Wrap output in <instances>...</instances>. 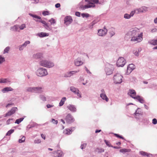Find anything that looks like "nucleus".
Listing matches in <instances>:
<instances>
[{"mask_svg":"<svg viewBox=\"0 0 157 157\" xmlns=\"http://www.w3.org/2000/svg\"><path fill=\"white\" fill-rule=\"evenodd\" d=\"M139 29L135 28L131 29L126 35L130 36L132 37L131 41L140 42L143 40V33H141L139 34Z\"/></svg>","mask_w":157,"mask_h":157,"instance_id":"f257e3e1","label":"nucleus"},{"mask_svg":"<svg viewBox=\"0 0 157 157\" xmlns=\"http://www.w3.org/2000/svg\"><path fill=\"white\" fill-rule=\"evenodd\" d=\"M85 1L86 2H87L88 4L84 6L82 5H79V8L82 10H84L89 8L94 7L95 5L94 3L91 2L96 4L98 3L99 2L98 0H85Z\"/></svg>","mask_w":157,"mask_h":157,"instance_id":"f03ea898","label":"nucleus"},{"mask_svg":"<svg viewBox=\"0 0 157 157\" xmlns=\"http://www.w3.org/2000/svg\"><path fill=\"white\" fill-rule=\"evenodd\" d=\"M39 64L42 66L48 68L52 67L54 66L53 62L45 59L41 60L39 62Z\"/></svg>","mask_w":157,"mask_h":157,"instance_id":"7ed1b4c3","label":"nucleus"},{"mask_svg":"<svg viewBox=\"0 0 157 157\" xmlns=\"http://www.w3.org/2000/svg\"><path fill=\"white\" fill-rule=\"evenodd\" d=\"M114 68L113 65L109 63H106L105 64V71L107 75L112 74L113 73Z\"/></svg>","mask_w":157,"mask_h":157,"instance_id":"20e7f679","label":"nucleus"},{"mask_svg":"<svg viewBox=\"0 0 157 157\" xmlns=\"http://www.w3.org/2000/svg\"><path fill=\"white\" fill-rule=\"evenodd\" d=\"M36 74L38 76L43 77L47 75L48 72L46 69L43 67H40L36 71Z\"/></svg>","mask_w":157,"mask_h":157,"instance_id":"39448f33","label":"nucleus"},{"mask_svg":"<svg viewBox=\"0 0 157 157\" xmlns=\"http://www.w3.org/2000/svg\"><path fill=\"white\" fill-rule=\"evenodd\" d=\"M123 76L120 74L117 73L113 76L114 82L115 84H120L122 82Z\"/></svg>","mask_w":157,"mask_h":157,"instance_id":"423d86ee","label":"nucleus"},{"mask_svg":"<svg viewBox=\"0 0 157 157\" xmlns=\"http://www.w3.org/2000/svg\"><path fill=\"white\" fill-rule=\"evenodd\" d=\"M126 61L124 58L122 57H120L117 62V65L118 67H123L125 64Z\"/></svg>","mask_w":157,"mask_h":157,"instance_id":"0eeeda50","label":"nucleus"},{"mask_svg":"<svg viewBox=\"0 0 157 157\" xmlns=\"http://www.w3.org/2000/svg\"><path fill=\"white\" fill-rule=\"evenodd\" d=\"M65 120H66V122L68 124H71L73 123L75 121V119L73 117L70 113H68L66 116Z\"/></svg>","mask_w":157,"mask_h":157,"instance_id":"6e6552de","label":"nucleus"},{"mask_svg":"<svg viewBox=\"0 0 157 157\" xmlns=\"http://www.w3.org/2000/svg\"><path fill=\"white\" fill-rule=\"evenodd\" d=\"M70 90L75 94L77 95L78 98L82 97L81 95L79 93V90L78 89L75 88L74 86H71L70 87Z\"/></svg>","mask_w":157,"mask_h":157,"instance_id":"1a4fd4ad","label":"nucleus"},{"mask_svg":"<svg viewBox=\"0 0 157 157\" xmlns=\"http://www.w3.org/2000/svg\"><path fill=\"white\" fill-rule=\"evenodd\" d=\"M147 7L146 6H142L139 8L135 9L136 10V14H138L141 13H144L147 10Z\"/></svg>","mask_w":157,"mask_h":157,"instance_id":"9d476101","label":"nucleus"},{"mask_svg":"<svg viewBox=\"0 0 157 157\" xmlns=\"http://www.w3.org/2000/svg\"><path fill=\"white\" fill-rule=\"evenodd\" d=\"M53 154V156L55 157H61L63 155V151L60 150H58L54 151Z\"/></svg>","mask_w":157,"mask_h":157,"instance_id":"9b49d317","label":"nucleus"},{"mask_svg":"<svg viewBox=\"0 0 157 157\" xmlns=\"http://www.w3.org/2000/svg\"><path fill=\"white\" fill-rule=\"evenodd\" d=\"M72 21V19L71 16H66L65 17L64 19V24L66 25H68L71 23Z\"/></svg>","mask_w":157,"mask_h":157,"instance_id":"f8f14e48","label":"nucleus"},{"mask_svg":"<svg viewBox=\"0 0 157 157\" xmlns=\"http://www.w3.org/2000/svg\"><path fill=\"white\" fill-rule=\"evenodd\" d=\"M107 30L106 28L104 27V29H100L98 30V36H103L105 35L107 33Z\"/></svg>","mask_w":157,"mask_h":157,"instance_id":"ddd939ff","label":"nucleus"},{"mask_svg":"<svg viewBox=\"0 0 157 157\" xmlns=\"http://www.w3.org/2000/svg\"><path fill=\"white\" fill-rule=\"evenodd\" d=\"M133 98L135 100H137L141 103L143 104L145 103L144 98L139 95H137L136 97H133Z\"/></svg>","mask_w":157,"mask_h":157,"instance_id":"4468645a","label":"nucleus"},{"mask_svg":"<svg viewBox=\"0 0 157 157\" xmlns=\"http://www.w3.org/2000/svg\"><path fill=\"white\" fill-rule=\"evenodd\" d=\"M79 71H70L67 72L65 74L64 77H68L72 76L74 75L76 73Z\"/></svg>","mask_w":157,"mask_h":157,"instance_id":"2eb2a0df","label":"nucleus"},{"mask_svg":"<svg viewBox=\"0 0 157 157\" xmlns=\"http://www.w3.org/2000/svg\"><path fill=\"white\" fill-rule=\"evenodd\" d=\"M75 64L77 66H79L82 65L83 64V62L82 61L81 59L78 57L75 59L74 61Z\"/></svg>","mask_w":157,"mask_h":157,"instance_id":"dca6fc26","label":"nucleus"},{"mask_svg":"<svg viewBox=\"0 0 157 157\" xmlns=\"http://www.w3.org/2000/svg\"><path fill=\"white\" fill-rule=\"evenodd\" d=\"M35 93L40 94L44 91V88L41 86L35 87Z\"/></svg>","mask_w":157,"mask_h":157,"instance_id":"f3484780","label":"nucleus"},{"mask_svg":"<svg viewBox=\"0 0 157 157\" xmlns=\"http://www.w3.org/2000/svg\"><path fill=\"white\" fill-rule=\"evenodd\" d=\"M33 57L34 58L39 59L40 61L41 60H43V54L41 53H37L36 54H33Z\"/></svg>","mask_w":157,"mask_h":157,"instance_id":"a211bd4d","label":"nucleus"},{"mask_svg":"<svg viewBox=\"0 0 157 157\" xmlns=\"http://www.w3.org/2000/svg\"><path fill=\"white\" fill-rule=\"evenodd\" d=\"M67 108L72 112H75L77 111L76 106L70 104L67 106Z\"/></svg>","mask_w":157,"mask_h":157,"instance_id":"6ab92c4d","label":"nucleus"},{"mask_svg":"<svg viewBox=\"0 0 157 157\" xmlns=\"http://www.w3.org/2000/svg\"><path fill=\"white\" fill-rule=\"evenodd\" d=\"M128 94L132 98L133 97H136V92L135 90L133 89H130L129 90Z\"/></svg>","mask_w":157,"mask_h":157,"instance_id":"aec40b11","label":"nucleus"},{"mask_svg":"<svg viewBox=\"0 0 157 157\" xmlns=\"http://www.w3.org/2000/svg\"><path fill=\"white\" fill-rule=\"evenodd\" d=\"M0 83L10 84L11 81L8 78H1L0 79Z\"/></svg>","mask_w":157,"mask_h":157,"instance_id":"412c9836","label":"nucleus"},{"mask_svg":"<svg viewBox=\"0 0 157 157\" xmlns=\"http://www.w3.org/2000/svg\"><path fill=\"white\" fill-rule=\"evenodd\" d=\"M43 26L47 30L49 31H52V27L51 25H48L46 22L45 24L43 25Z\"/></svg>","mask_w":157,"mask_h":157,"instance_id":"4be33fe9","label":"nucleus"},{"mask_svg":"<svg viewBox=\"0 0 157 157\" xmlns=\"http://www.w3.org/2000/svg\"><path fill=\"white\" fill-rule=\"evenodd\" d=\"M13 89L11 87H6L2 90V91L3 93H5L9 91H12Z\"/></svg>","mask_w":157,"mask_h":157,"instance_id":"5701e85b","label":"nucleus"},{"mask_svg":"<svg viewBox=\"0 0 157 157\" xmlns=\"http://www.w3.org/2000/svg\"><path fill=\"white\" fill-rule=\"evenodd\" d=\"M49 34L48 33H46L44 32H41L37 34V35L39 36L40 37H44L46 36H49Z\"/></svg>","mask_w":157,"mask_h":157,"instance_id":"b1692460","label":"nucleus"},{"mask_svg":"<svg viewBox=\"0 0 157 157\" xmlns=\"http://www.w3.org/2000/svg\"><path fill=\"white\" fill-rule=\"evenodd\" d=\"M100 97L103 100H105L107 102L108 101L109 99L105 94H100Z\"/></svg>","mask_w":157,"mask_h":157,"instance_id":"393cba45","label":"nucleus"},{"mask_svg":"<svg viewBox=\"0 0 157 157\" xmlns=\"http://www.w3.org/2000/svg\"><path fill=\"white\" fill-rule=\"evenodd\" d=\"M142 113V112L141 109L140 108H138L137 109L136 111L134 114L136 116H138L139 115H141Z\"/></svg>","mask_w":157,"mask_h":157,"instance_id":"a878e982","label":"nucleus"},{"mask_svg":"<svg viewBox=\"0 0 157 157\" xmlns=\"http://www.w3.org/2000/svg\"><path fill=\"white\" fill-rule=\"evenodd\" d=\"M66 100V98L65 97H63L59 103V106H62L64 103V102Z\"/></svg>","mask_w":157,"mask_h":157,"instance_id":"bb28decb","label":"nucleus"},{"mask_svg":"<svg viewBox=\"0 0 157 157\" xmlns=\"http://www.w3.org/2000/svg\"><path fill=\"white\" fill-rule=\"evenodd\" d=\"M35 87H28L26 88V91L28 92L34 93Z\"/></svg>","mask_w":157,"mask_h":157,"instance_id":"cd10ccee","label":"nucleus"},{"mask_svg":"<svg viewBox=\"0 0 157 157\" xmlns=\"http://www.w3.org/2000/svg\"><path fill=\"white\" fill-rule=\"evenodd\" d=\"M104 150L102 148L99 147L97 148L95 150V151L96 152H97L98 153H100L102 152H104Z\"/></svg>","mask_w":157,"mask_h":157,"instance_id":"c85d7f7f","label":"nucleus"},{"mask_svg":"<svg viewBox=\"0 0 157 157\" xmlns=\"http://www.w3.org/2000/svg\"><path fill=\"white\" fill-rule=\"evenodd\" d=\"M140 154L143 156H146L147 157L149 156L150 155H151V154L147 153L143 151H140Z\"/></svg>","mask_w":157,"mask_h":157,"instance_id":"c756f323","label":"nucleus"},{"mask_svg":"<svg viewBox=\"0 0 157 157\" xmlns=\"http://www.w3.org/2000/svg\"><path fill=\"white\" fill-rule=\"evenodd\" d=\"M18 26L17 25H15L13 26L10 27V30L13 31H17L18 29Z\"/></svg>","mask_w":157,"mask_h":157,"instance_id":"7c9ffc66","label":"nucleus"},{"mask_svg":"<svg viewBox=\"0 0 157 157\" xmlns=\"http://www.w3.org/2000/svg\"><path fill=\"white\" fill-rule=\"evenodd\" d=\"M81 16L83 18H87L90 16V15L89 14L87 13H83L81 14Z\"/></svg>","mask_w":157,"mask_h":157,"instance_id":"2f4dec72","label":"nucleus"},{"mask_svg":"<svg viewBox=\"0 0 157 157\" xmlns=\"http://www.w3.org/2000/svg\"><path fill=\"white\" fill-rule=\"evenodd\" d=\"M133 70L131 68H130L128 66L127 67V70L126 74L127 75H129Z\"/></svg>","mask_w":157,"mask_h":157,"instance_id":"473e14b6","label":"nucleus"},{"mask_svg":"<svg viewBox=\"0 0 157 157\" xmlns=\"http://www.w3.org/2000/svg\"><path fill=\"white\" fill-rule=\"evenodd\" d=\"M24 119V118L23 117H21L19 119H17L16 120L15 123H17V124H19L20 122L23 121Z\"/></svg>","mask_w":157,"mask_h":157,"instance_id":"72a5a7b5","label":"nucleus"},{"mask_svg":"<svg viewBox=\"0 0 157 157\" xmlns=\"http://www.w3.org/2000/svg\"><path fill=\"white\" fill-rule=\"evenodd\" d=\"M129 150L125 148H123L121 149L120 150V152L123 153H124L126 152H129Z\"/></svg>","mask_w":157,"mask_h":157,"instance_id":"f704fd0d","label":"nucleus"},{"mask_svg":"<svg viewBox=\"0 0 157 157\" xmlns=\"http://www.w3.org/2000/svg\"><path fill=\"white\" fill-rule=\"evenodd\" d=\"M17 110V108L16 107H13L10 110V111L11 112V113L13 114Z\"/></svg>","mask_w":157,"mask_h":157,"instance_id":"c9c22d12","label":"nucleus"},{"mask_svg":"<svg viewBox=\"0 0 157 157\" xmlns=\"http://www.w3.org/2000/svg\"><path fill=\"white\" fill-rule=\"evenodd\" d=\"M14 131V129H11L7 132L6 134V136H10L12 133Z\"/></svg>","mask_w":157,"mask_h":157,"instance_id":"e433bc0d","label":"nucleus"},{"mask_svg":"<svg viewBox=\"0 0 157 157\" xmlns=\"http://www.w3.org/2000/svg\"><path fill=\"white\" fill-rule=\"evenodd\" d=\"M40 99L43 101H46V97L43 95H40Z\"/></svg>","mask_w":157,"mask_h":157,"instance_id":"4c0bfd02","label":"nucleus"},{"mask_svg":"<svg viewBox=\"0 0 157 157\" xmlns=\"http://www.w3.org/2000/svg\"><path fill=\"white\" fill-rule=\"evenodd\" d=\"M150 44L153 45H157V40H153L149 42Z\"/></svg>","mask_w":157,"mask_h":157,"instance_id":"58836bf2","label":"nucleus"},{"mask_svg":"<svg viewBox=\"0 0 157 157\" xmlns=\"http://www.w3.org/2000/svg\"><path fill=\"white\" fill-rule=\"evenodd\" d=\"M29 15H30L32 17H33L35 18H37V19H40V17L37 16L36 15L32 14V13H29Z\"/></svg>","mask_w":157,"mask_h":157,"instance_id":"ea45409f","label":"nucleus"},{"mask_svg":"<svg viewBox=\"0 0 157 157\" xmlns=\"http://www.w3.org/2000/svg\"><path fill=\"white\" fill-rule=\"evenodd\" d=\"M124 17L126 19H129L131 17L129 14L128 13H125L124 15Z\"/></svg>","mask_w":157,"mask_h":157,"instance_id":"a19ab883","label":"nucleus"},{"mask_svg":"<svg viewBox=\"0 0 157 157\" xmlns=\"http://www.w3.org/2000/svg\"><path fill=\"white\" fill-rule=\"evenodd\" d=\"M39 19V20H35V21H36L42 23V24H43V25H44V24H45L46 23V22L45 21L43 20L42 19H41V17L40 19Z\"/></svg>","mask_w":157,"mask_h":157,"instance_id":"79ce46f5","label":"nucleus"},{"mask_svg":"<svg viewBox=\"0 0 157 157\" xmlns=\"http://www.w3.org/2000/svg\"><path fill=\"white\" fill-rule=\"evenodd\" d=\"M136 14V10L135 9L134 10L132 11L129 14L131 17H133L135 14Z\"/></svg>","mask_w":157,"mask_h":157,"instance_id":"37998d69","label":"nucleus"},{"mask_svg":"<svg viewBox=\"0 0 157 157\" xmlns=\"http://www.w3.org/2000/svg\"><path fill=\"white\" fill-rule=\"evenodd\" d=\"M48 21L50 22L51 25L55 24L56 23V21L53 18H52L51 19L49 20Z\"/></svg>","mask_w":157,"mask_h":157,"instance_id":"c03bdc74","label":"nucleus"},{"mask_svg":"<svg viewBox=\"0 0 157 157\" xmlns=\"http://www.w3.org/2000/svg\"><path fill=\"white\" fill-rule=\"evenodd\" d=\"M25 136H23V137L21 139H19V143H22L24 142L25 140Z\"/></svg>","mask_w":157,"mask_h":157,"instance_id":"a18cd8bd","label":"nucleus"},{"mask_svg":"<svg viewBox=\"0 0 157 157\" xmlns=\"http://www.w3.org/2000/svg\"><path fill=\"white\" fill-rule=\"evenodd\" d=\"M30 43V41L29 40L26 41L23 44H22V46H23V47H25L27 45V44H28Z\"/></svg>","mask_w":157,"mask_h":157,"instance_id":"49530a36","label":"nucleus"},{"mask_svg":"<svg viewBox=\"0 0 157 157\" xmlns=\"http://www.w3.org/2000/svg\"><path fill=\"white\" fill-rule=\"evenodd\" d=\"M10 47H6L4 50L3 53L5 54L6 53H8L10 50Z\"/></svg>","mask_w":157,"mask_h":157,"instance_id":"de8ad7c7","label":"nucleus"},{"mask_svg":"<svg viewBox=\"0 0 157 157\" xmlns=\"http://www.w3.org/2000/svg\"><path fill=\"white\" fill-rule=\"evenodd\" d=\"M128 66L130 68H131L133 70H134L135 68V66L132 63L129 64Z\"/></svg>","mask_w":157,"mask_h":157,"instance_id":"09e8293b","label":"nucleus"},{"mask_svg":"<svg viewBox=\"0 0 157 157\" xmlns=\"http://www.w3.org/2000/svg\"><path fill=\"white\" fill-rule=\"evenodd\" d=\"M75 129V127H71L69 129H68L67 130L70 131V132H69V134H71L73 131H74Z\"/></svg>","mask_w":157,"mask_h":157,"instance_id":"8fccbe9b","label":"nucleus"},{"mask_svg":"<svg viewBox=\"0 0 157 157\" xmlns=\"http://www.w3.org/2000/svg\"><path fill=\"white\" fill-rule=\"evenodd\" d=\"M13 119H9L7 121H6V124H10L12 123V121H13Z\"/></svg>","mask_w":157,"mask_h":157,"instance_id":"3c124183","label":"nucleus"},{"mask_svg":"<svg viewBox=\"0 0 157 157\" xmlns=\"http://www.w3.org/2000/svg\"><path fill=\"white\" fill-rule=\"evenodd\" d=\"M114 135L116 137L118 138H121L122 139H124V138L123 136L120 135L118 134L115 133L114 134Z\"/></svg>","mask_w":157,"mask_h":157,"instance_id":"603ef678","label":"nucleus"},{"mask_svg":"<svg viewBox=\"0 0 157 157\" xmlns=\"http://www.w3.org/2000/svg\"><path fill=\"white\" fill-rule=\"evenodd\" d=\"M42 14L44 16L48 15L49 14V12L47 11H44L42 12Z\"/></svg>","mask_w":157,"mask_h":157,"instance_id":"864d4df0","label":"nucleus"},{"mask_svg":"<svg viewBox=\"0 0 157 157\" xmlns=\"http://www.w3.org/2000/svg\"><path fill=\"white\" fill-rule=\"evenodd\" d=\"M87 145V144L86 143H84L81 144V148L82 149H83L85 148Z\"/></svg>","mask_w":157,"mask_h":157,"instance_id":"5fc2aeb1","label":"nucleus"},{"mask_svg":"<svg viewBox=\"0 0 157 157\" xmlns=\"http://www.w3.org/2000/svg\"><path fill=\"white\" fill-rule=\"evenodd\" d=\"M13 114L11 113V112L9 111L7 113H6L4 117H6L8 116H10L12 115Z\"/></svg>","mask_w":157,"mask_h":157,"instance_id":"6e6d98bb","label":"nucleus"},{"mask_svg":"<svg viewBox=\"0 0 157 157\" xmlns=\"http://www.w3.org/2000/svg\"><path fill=\"white\" fill-rule=\"evenodd\" d=\"M5 61V59L4 57H2L0 56V64H1L2 62Z\"/></svg>","mask_w":157,"mask_h":157,"instance_id":"4d7b16f0","label":"nucleus"},{"mask_svg":"<svg viewBox=\"0 0 157 157\" xmlns=\"http://www.w3.org/2000/svg\"><path fill=\"white\" fill-rule=\"evenodd\" d=\"M133 0H129L127 2V4L129 5H132L133 4H134V3H132Z\"/></svg>","mask_w":157,"mask_h":157,"instance_id":"13d9d810","label":"nucleus"},{"mask_svg":"<svg viewBox=\"0 0 157 157\" xmlns=\"http://www.w3.org/2000/svg\"><path fill=\"white\" fill-rule=\"evenodd\" d=\"M25 27V25L24 24H22L21 26L19 27L20 29L21 30L23 29Z\"/></svg>","mask_w":157,"mask_h":157,"instance_id":"bf43d9fd","label":"nucleus"},{"mask_svg":"<svg viewBox=\"0 0 157 157\" xmlns=\"http://www.w3.org/2000/svg\"><path fill=\"white\" fill-rule=\"evenodd\" d=\"M41 142V141L40 139H37L36 140H34V143L35 144H39Z\"/></svg>","mask_w":157,"mask_h":157,"instance_id":"052dcab7","label":"nucleus"},{"mask_svg":"<svg viewBox=\"0 0 157 157\" xmlns=\"http://www.w3.org/2000/svg\"><path fill=\"white\" fill-rule=\"evenodd\" d=\"M104 142L109 147H111V145L110 144V143L108 141L105 140Z\"/></svg>","mask_w":157,"mask_h":157,"instance_id":"680f3d73","label":"nucleus"},{"mask_svg":"<svg viewBox=\"0 0 157 157\" xmlns=\"http://www.w3.org/2000/svg\"><path fill=\"white\" fill-rule=\"evenodd\" d=\"M68 129V128L66 129L65 131H64L63 132L66 134L69 135L71 134H69V132H70V131H69L67 130Z\"/></svg>","mask_w":157,"mask_h":157,"instance_id":"e2e57ef3","label":"nucleus"},{"mask_svg":"<svg viewBox=\"0 0 157 157\" xmlns=\"http://www.w3.org/2000/svg\"><path fill=\"white\" fill-rule=\"evenodd\" d=\"M52 122L54 124H57L58 123V121L54 119H52Z\"/></svg>","mask_w":157,"mask_h":157,"instance_id":"0e129e2a","label":"nucleus"},{"mask_svg":"<svg viewBox=\"0 0 157 157\" xmlns=\"http://www.w3.org/2000/svg\"><path fill=\"white\" fill-rule=\"evenodd\" d=\"M152 123L154 124H157V120L156 118H154L152 119Z\"/></svg>","mask_w":157,"mask_h":157,"instance_id":"69168bd1","label":"nucleus"},{"mask_svg":"<svg viewBox=\"0 0 157 157\" xmlns=\"http://www.w3.org/2000/svg\"><path fill=\"white\" fill-rule=\"evenodd\" d=\"M75 15L77 17H80V16L81 13L79 12H76L75 13Z\"/></svg>","mask_w":157,"mask_h":157,"instance_id":"338daca9","label":"nucleus"},{"mask_svg":"<svg viewBox=\"0 0 157 157\" xmlns=\"http://www.w3.org/2000/svg\"><path fill=\"white\" fill-rule=\"evenodd\" d=\"M133 54L136 56H138L139 55V54L138 53V52H137V51H133Z\"/></svg>","mask_w":157,"mask_h":157,"instance_id":"774afa93","label":"nucleus"}]
</instances>
